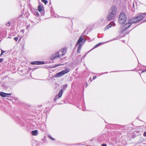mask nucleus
Returning a JSON list of instances; mask_svg holds the SVG:
<instances>
[{
  "instance_id": "f257e3e1",
  "label": "nucleus",
  "mask_w": 146,
  "mask_h": 146,
  "mask_svg": "<svg viewBox=\"0 0 146 146\" xmlns=\"http://www.w3.org/2000/svg\"><path fill=\"white\" fill-rule=\"evenodd\" d=\"M143 18V16L142 15H139L130 19L128 23H126L122 26V28L123 31H122V32H123L126 29L129 28L131 26L132 23H137L142 20Z\"/></svg>"
},
{
  "instance_id": "f03ea898",
  "label": "nucleus",
  "mask_w": 146,
  "mask_h": 146,
  "mask_svg": "<svg viewBox=\"0 0 146 146\" xmlns=\"http://www.w3.org/2000/svg\"><path fill=\"white\" fill-rule=\"evenodd\" d=\"M127 20V17L123 13H121L120 14L118 19V21L120 24H123L125 23Z\"/></svg>"
},
{
  "instance_id": "7ed1b4c3",
  "label": "nucleus",
  "mask_w": 146,
  "mask_h": 146,
  "mask_svg": "<svg viewBox=\"0 0 146 146\" xmlns=\"http://www.w3.org/2000/svg\"><path fill=\"white\" fill-rule=\"evenodd\" d=\"M70 71V70L68 68H66L65 70L56 73L55 76V77H58L60 76L67 73Z\"/></svg>"
},
{
  "instance_id": "20e7f679",
  "label": "nucleus",
  "mask_w": 146,
  "mask_h": 146,
  "mask_svg": "<svg viewBox=\"0 0 146 146\" xmlns=\"http://www.w3.org/2000/svg\"><path fill=\"white\" fill-rule=\"evenodd\" d=\"M66 52L65 48L62 49L61 50L57 52L58 57H61L63 56L65 54Z\"/></svg>"
},
{
  "instance_id": "39448f33",
  "label": "nucleus",
  "mask_w": 146,
  "mask_h": 146,
  "mask_svg": "<svg viewBox=\"0 0 146 146\" xmlns=\"http://www.w3.org/2000/svg\"><path fill=\"white\" fill-rule=\"evenodd\" d=\"M117 11V9L115 7H112L110 10L109 13L115 16L116 14Z\"/></svg>"
},
{
  "instance_id": "423d86ee",
  "label": "nucleus",
  "mask_w": 146,
  "mask_h": 146,
  "mask_svg": "<svg viewBox=\"0 0 146 146\" xmlns=\"http://www.w3.org/2000/svg\"><path fill=\"white\" fill-rule=\"evenodd\" d=\"M115 16V15H113V14L109 13L107 16V19L108 21H111L113 19Z\"/></svg>"
},
{
  "instance_id": "0eeeda50",
  "label": "nucleus",
  "mask_w": 146,
  "mask_h": 146,
  "mask_svg": "<svg viewBox=\"0 0 146 146\" xmlns=\"http://www.w3.org/2000/svg\"><path fill=\"white\" fill-rule=\"evenodd\" d=\"M83 39V38L82 36H81L78 39V41L76 43V45H80L82 44H83V42L82 40Z\"/></svg>"
},
{
  "instance_id": "6e6552de",
  "label": "nucleus",
  "mask_w": 146,
  "mask_h": 146,
  "mask_svg": "<svg viewBox=\"0 0 146 146\" xmlns=\"http://www.w3.org/2000/svg\"><path fill=\"white\" fill-rule=\"evenodd\" d=\"M115 25L114 22L111 21L110 23L109 24V25L106 27L105 28V30H106L108 29L109 27H111L112 26H115Z\"/></svg>"
},
{
  "instance_id": "1a4fd4ad",
  "label": "nucleus",
  "mask_w": 146,
  "mask_h": 146,
  "mask_svg": "<svg viewBox=\"0 0 146 146\" xmlns=\"http://www.w3.org/2000/svg\"><path fill=\"white\" fill-rule=\"evenodd\" d=\"M44 62L43 61H35L34 62H31V64L32 65L33 64H37V65H40V64H44Z\"/></svg>"
},
{
  "instance_id": "9d476101",
  "label": "nucleus",
  "mask_w": 146,
  "mask_h": 146,
  "mask_svg": "<svg viewBox=\"0 0 146 146\" xmlns=\"http://www.w3.org/2000/svg\"><path fill=\"white\" fill-rule=\"evenodd\" d=\"M58 54L57 53V52L53 54L50 56V59L52 60H53L56 57H58Z\"/></svg>"
},
{
  "instance_id": "9b49d317",
  "label": "nucleus",
  "mask_w": 146,
  "mask_h": 146,
  "mask_svg": "<svg viewBox=\"0 0 146 146\" xmlns=\"http://www.w3.org/2000/svg\"><path fill=\"white\" fill-rule=\"evenodd\" d=\"M11 93H5L4 92H1L0 93V96L2 97H5L6 96V95H11Z\"/></svg>"
},
{
  "instance_id": "f8f14e48",
  "label": "nucleus",
  "mask_w": 146,
  "mask_h": 146,
  "mask_svg": "<svg viewBox=\"0 0 146 146\" xmlns=\"http://www.w3.org/2000/svg\"><path fill=\"white\" fill-rule=\"evenodd\" d=\"M43 10L44 8L41 5H39L38 6V10L40 12L43 11Z\"/></svg>"
},
{
  "instance_id": "ddd939ff",
  "label": "nucleus",
  "mask_w": 146,
  "mask_h": 146,
  "mask_svg": "<svg viewBox=\"0 0 146 146\" xmlns=\"http://www.w3.org/2000/svg\"><path fill=\"white\" fill-rule=\"evenodd\" d=\"M83 44H80V45H78V49H77V51L78 53H80V50L81 49L82 46L83 44Z\"/></svg>"
},
{
  "instance_id": "4468645a",
  "label": "nucleus",
  "mask_w": 146,
  "mask_h": 146,
  "mask_svg": "<svg viewBox=\"0 0 146 146\" xmlns=\"http://www.w3.org/2000/svg\"><path fill=\"white\" fill-rule=\"evenodd\" d=\"M32 134L33 135L35 136H36L38 135V131L37 130H35L32 131Z\"/></svg>"
},
{
  "instance_id": "2eb2a0df",
  "label": "nucleus",
  "mask_w": 146,
  "mask_h": 146,
  "mask_svg": "<svg viewBox=\"0 0 146 146\" xmlns=\"http://www.w3.org/2000/svg\"><path fill=\"white\" fill-rule=\"evenodd\" d=\"M63 91V89H61L60 91L59 94H58V97L59 98H60V97H61L62 94V92Z\"/></svg>"
},
{
  "instance_id": "dca6fc26",
  "label": "nucleus",
  "mask_w": 146,
  "mask_h": 146,
  "mask_svg": "<svg viewBox=\"0 0 146 146\" xmlns=\"http://www.w3.org/2000/svg\"><path fill=\"white\" fill-rule=\"evenodd\" d=\"M67 86V85L65 84L63 86L62 88L61 89H63V90H65Z\"/></svg>"
},
{
  "instance_id": "f3484780",
  "label": "nucleus",
  "mask_w": 146,
  "mask_h": 146,
  "mask_svg": "<svg viewBox=\"0 0 146 146\" xmlns=\"http://www.w3.org/2000/svg\"><path fill=\"white\" fill-rule=\"evenodd\" d=\"M41 1L42 2L44 3L45 5L48 3V1L46 0H42Z\"/></svg>"
},
{
  "instance_id": "a211bd4d",
  "label": "nucleus",
  "mask_w": 146,
  "mask_h": 146,
  "mask_svg": "<svg viewBox=\"0 0 146 146\" xmlns=\"http://www.w3.org/2000/svg\"><path fill=\"white\" fill-rule=\"evenodd\" d=\"M62 65V64H57L56 65H55V66H53V68H55L56 67L61 66Z\"/></svg>"
},
{
  "instance_id": "6ab92c4d",
  "label": "nucleus",
  "mask_w": 146,
  "mask_h": 146,
  "mask_svg": "<svg viewBox=\"0 0 146 146\" xmlns=\"http://www.w3.org/2000/svg\"><path fill=\"white\" fill-rule=\"evenodd\" d=\"M101 43H99V44H97L96 45L94 46V47L92 48V49H94V48H96L97 47H98V46L99 45H100V44H101Z\"/></svg>"
},
{
  "instance_id": "aec40b11",
  "label": "nucleus",
  "mask_w": 146,
  "mask_h": 146,
  "mask_svg": "<svg viewBox=\"0 0 146 146\" xmlns=\"http://www.w3.org/2000/svg\"><path fill=\"white\" fill-rule=\"evenodd\" d=\"M1 53L0 56H1L3 54V53L5 52V51H4L2 50H1Z\"/></svg>"
},
{
  "instance_id": "412c9836",
  "label": "nucleus",
  "mask_w": 146,
  "mask_h": 146,
  "mask_svg": "<svg viewBox=\"0 0 146 146\" xmlns=\"http://www.w3.org/2000/svg\"><path fill=\"white\" fill-rule=\"evenodd\" d=\"M48 137L49 138H50L52 140H54V138H52V137L50 135L48 136Z\"/></svg>"
},
{
  "instance_id": "4be33fe9",
  "label": "nucleus",
  "mask_w": 146,
  "mask_h": 146,
  "mask_svg": "<svg viewBox=\"0 0 146 146\" xmlns=\"http://www.w3.org/2000/svg\"><path fill=\"white\" fill-rule=\"evenodd\" d=\"M10 25V23L9 22H8L6 24V25L7 26H9Z\"/></svg>"
},
{
  "instance_id": "5701e85b",
  "label": "nucleus",
  "mask_w": 146,
  "mask_h": 146,
  "mask_svg": "<svg viewBox=\"0 0 146 146\" xmlns=\"http://www.w3.org/2000/svg\"><path fill=\"white\" fill-rule=\"evenodd\" d=\"M14 39L16 40V41L18 40V37H15L14 38Z\"/></svg>"
},
{
  "instance_id": "b1692460",
  "label": "nucleus",
  "mask_w": 146,
  "mask_h": 146,
  "mask_svg": "<svg viewBox=\"0 0 146 146\" xmlns=\"http://www.w3.org/2000/svg\"><path fill=\"white\" fill-rule=\"evenodd\" d=\"M35 14L37 15L38 16L39 15V14L37 12H35Z\"/></svg>"
},
{
  "instance_id": "393cba45",
  "label": "nucleus",
  "mask_w": 146,
  "mask_h": 146,
  "mask_svg": "<svg viewBox=\"0 0 146 146\" xmlns=\"http://www.w3.org/2000/svg\"><path fill=\"white\" fill-rule=\"evenodd\" d=\"M143 136L145 137H146V131L144 132L143 134Z\"/></svg>"
},
{
  "instance_id": "a878e982",
  "label": "nucleus",
  "mask_w": 146,
  "mask_h": 146,
  "mask_svg": "<svg viewBox=\"0 0 146 146\" xmlns=\"http://www.w3.org/2000/svg\"><path fill=\"white\" fill-rule=\"evenodd\" d=\"M97 77L96 76H94L93 77V79L94 80Z\"/></svg>"
},
{
  "instance_id": "bb28decb",
  "label": "nucleus",
  "mask_w": 146,
  "mask_h": 146,
  "mask_svg": "<svg viewBox=\"0 0 146 146\" xmlns=\"http://www.w3.org/2000/svg\"><path fill=\"white\" fill-rule=\"evenodd\" d=\"M3 61V58H0V63L1 62H2Z\"/></svg>"
},
{
  "instance_id": "cd10ccee",
  "label": "nucleus",
  "mask_w": 146,
  "mask_h": 146,
  "mask_svg": "<svg viewBox=\"0 0 146 146\" xmlns=\"http://www.w3.org/2000/svg\"><path fill=\"white\" fill-rule=\"evenodd\" d=\"M102 146H107V145L105 144H103L102 145Z\"/></svg>"
},
{
  "instance_id": "c85d7f7f",
  "label": "nucleus",
  "mask_w": 146,
  "mask_h": 146,
  "mask_svg": "<svg viewBox=\"0 0 146 146\" xmlns=\"http://www.w3.org/2000/svg\"><path fill=\"white\" fill-rule=\"evenodd\" d=\"M21 31L22 32H23V34L24 33V30H21Z\"/></svg>"
},
{
  "instance_id": "c756f323",
  "label": "nucleus",
  "mask_w": 146,
  "mask_h": 146,
  "mask_svg": "<svg viewBox=\"0 0 146 146\" xmlns=\"http://www.w3.org/2000/svg\"><path fill=\"white\" fill-rule=\"evenodd\" d=\"M54 99L56 100L57 99V98H54Z\"/></svg>"
},
{
  "instance_id": "7c9ffc66",
  "label": "nucleus",
  "mask_w": 146,
  "mask_h": 146,
  "mask_svg": "<svg viewBox=\"0 0 146 146\" xmlns=\"http://www.w3.org/2000/svg\"><path fill=\"white\" fill-rule=\"evenodd\" d=\"M84 43L85 42L86 40H84Z\"/></svg>"
},
{
  "instance_id": "2f4dec72",
  "label": "nucleus",
  "mask_w": 146,
  "mask_h": 146,
  "mask_svg": "<svg viewBox=\"0 0 146 146\" xmlns=\"http://www.w3.org/2000/svg\"><path fill=\"white\" fill-rule=\"evenodd\" d=\"M145 71V70L143 71V72H144Z\"/></svg>"
},
{
  "instance_id": "473e14b6",
  "label": "nucleus",
  "mask_w": 146,
  "mask_h": 146,
  "mask_svg": "<svg viewBox=\"0 0 146 146\" xmlns=\"http://www.w3.org/2000/svg\"><path fill=\"white\" fill-rule=\"evenodd\" d=\"M90 79H91V78H90Z\"/></svg>"
},
{
  "instance_id": "72a5a7b5",
  "label": "nucleus",
  "mask_w": 146,
  "mask_h": 146,
  "mask_svg": "<svg viewBox=\"0 0 146 146\" xmlns=\"http://www.w3.org/2000/svg\"><path fill=\"white\" fill-rule=\"evenodd\" d=\"M146 14V13H144V14Z\"/></svg>"
}]
</instances>
